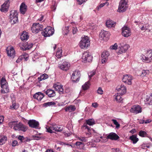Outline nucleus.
<instances>
[{"instance_id": "f257e3e1", "label": "nucleus", "mask_w": 152, "mask_h": 152, "mask_svg": "<svg viewBox=\"0 0 152 152\" xmlns=\"http://www.w3.org/2000/svg\"><path fill=\"white\" fill-rule=\"evenodd\" d=\"M140 59L146 63L152 62V49L147 51L145 56L142 55Z\"/></svg>"}, {"instance_id": "f03ea898", "label": "nucleus", "mask_w": 152, "mask_h": 152, "mask_svg": "<svg viewBox=\"0 0 152 152\" xmlns=\"http://www.w3.org/2000/svg\"><path fill=\"white\" fill-rule=\"evenodd\" d=\"M90 41L87 36H85L82 38L80 43V46L81 48L86 49L90 45Z\"/></svg>"}, {"instance_id": "7ed1b4c3", "label": "nucleus", "mask_w": 152, "mask_h": 152, "mask_svg": "<svg viewBox=\"0 0 152 152\" xmlns=\"http://www.w3.org/2000/svg\"><path fill=\"white\" fill-rule=\"evenodd\" d=\"M54 33V29L50 26H48L44 28V30L42 32V34L45 37H49L52 35Z\"/></svg>"}, {"instance_id": "20e7f679", "label": "nucleus", "mask_w": 152, "mask_h": 152, "mask_svg": "<svg viewBox=\"0 0 152 152\" xmlns=\"http://www.w3.org/2000/svg\"><path fill=\"white\" fill-rule=\"evenodd\" d=\"M95 124V121L93 119H90L86 120V122L83 124L82 126L83 127H85L86 129H87L88 132V134L90 136L91 134V129H90V128L87 126V125H88L89 126H92Z\"/></svg>"}, {"instance_id": "39448f33", "label": "nucleus", "mask_w": 152, "mask_h": 152, "mask_svg": "<svg viewBox=\"0 0 152 152\" xmlns=\"http://www.w3.org/2000/svg\"><path fill=\"white\" fill-rule=\"evenodd\" d=\"M80 76V72L78 70H76L72 74L71 79L74 83H77L79 81Z\"/></svg>"}, {"instance_id": "423d86ee", "label": "nucleus", "mask_w": 152, "mask_h": 152, "mask_svg": "<svg viewBox=\"0 0 152 152\" xmlns=\"http://www.w3.org/2000/svg\"><path fill=\"white\" fill-rule=\"evenodd\" d=\"M127 3L125 0H121L119 2L118 11L119 12H125L127 8L126 6Z\"/></svg>"}, {"instance_id": "0eeeda50", "label": "nucleus", "mask_w": 152, "mask_h": 152, "mask_svg": "<svg viewBox=\"0 0 152 152\" xmlns=\"http://www.w3.org/2000/svg\"><path fill=\"white\" fill-rule=\"evenodd\" d=\"M120 46L119 47V50L118 53L121 54L122 53H125L129 48V45L125 44L124 42H121L120 43Z\"/></svg>"}, {"instance_id": "6e6552de", "label": "nucleus", "mask_w": 152, "mask_h": 152, "mask_svg": "<svg viewBox=\"0 0 152 152\" xmlns=\"http://www.w3.org/2000/svg\"><path fill=\"white\" fill-rule=\"evenodd\" d=\"M133 77L130 75L126 74L124 75L122 80L126 84L131 85L132 84L131 80Z\"/></svg>"}, {"instance_id": "1a4fd4ad", "label": "nucleus", "mask_w": 152, "mask_h": 152, "mask_svg": "<svg viewBox=\"0 0 152 152\" xmlns=\"http://www.w3.org/2000/svg\"><path fill=\"white\" fill-rule=\"evenodd\" d=\"M130 28L127 26H124L122 28V35L125 37H128L131 35Z\"/></svg>"}, {"instance_id": "9d476101", "label": "nucleus", "mask_w": 152, "mask_h": 152, "mask_svg": "<svg viewBox=\"0 0 152 152\" xmlns=\"http://www.w3.org/2000/svg\"><path fill=\"white\" fill-rule=\"evenodd\" d=\"M93 57L91 54L87 52H84L83 54L82 59L84 62H90L91 61Z\"/></svg>"}, {"instance_id": "9b49d317", "label": "nucleus", "mask_w": 152, "mask_h": 152, "mask_svg": "<svg viewBox=\"0 0 152 152\" xmlns=\"http://www.w3.org/2000/svg\"><path fill=\"white\" fill-rule=\"evenodd\" d=\"M70 66L69 63L65 61H64L61 64H58V67L63 70L67 71L69 69Z\"/></svg>"}, {"instance_id": "f8f14e48", "label": "nucleus", "mask_w": 152, "mask_h": 152, "mask_svg": "<svg viewBox=\"0 0 152 152\" xmlns=\"http://www.w3.org/2000/svg\"><path fill=\"white\" fill-rule=\"evenodd\" d=\"M110 33L104 30L101 31L99 34V37L101 38V39L105 41H107L109 39Z\"/></svg>"}, {"instance_id": "ddd939ff", "label": "nucleus", "mask_w": 152, "mask_h": 152, "mask_svg": "<svg viewBox=\"0 0 152 152\" xmlns=\"http://www.w3.org/2000/svg\"><path fill=\"white\" fill-rule=\"evenodd\" d=\"M130 112L132 113L136 114L140 113L142 112V108L139 105H134L131 108Z\"/></svg>"}, {"instance_id": "4468645a", "label": "nucleus", "mask_w": 152, "mask_h": 152, "mask_svg": "<svg viewBox=\"0 0 152 152\" xmlns=\"http://www.w3.org/2000/svg\"><path fill=\"white\" fill-rule=\"evenodd\" d=\"M10 1L9 0H7L1 5L0 9L1 11L3 12H6L8 11L9 8Z\"/></svg>"}, {"instance_id": "2eb2a0df", "label": "nucleus", "mask_w": 152, "mask_h": 152, "mask_svg": "<svg viewBox=\"0 0 152 152\" xmlns=\"http://www.w3.org/2000/svg\"><path fill=\"white\" fill-rule=\"evenodd\" d=\"M28 124L30 127L35 128H37L39 125V122L34 119L30 120Z\"/></svg>"}, {"instance_id": "dca6fc26", "label": "nucleus", "mask_w": 152, "mask_h": 152, "mask_svg": "<svg viewBox=\"0 0 152 152\" xmlns=\"http://www.w3.org/2000/svg\"><path fill=\"white\" fill-rule=\"evenodd\" d=\"M109 56V53L107 51H105L102 53L101 57L102 58V64H104L107 61Z\"/></svg>"}, {"instance_id": "f3484780", "label": "nucleus", "mask_w": 152, "mask_h": 152, "mask_svg": "<svg viewBox=\"0 0 152 152\" xmlns=\"http://www.w3.org/2000/svg\"><path fill=\"white\" fill-rule=\"evenodd\" d=\"M107 138L112 140H116L119 138V137L115 133L111 132L107 136Z\"/></svg>"}, {"instance_id": "a211bd4d", "label": "nucleus", "mask_w": 152, "mask_h": 152, "mask_svg": "<svg viewBox=\"0 0 152 152\" xmlns=\"http://www.w3.org/2000/svg\"><path fill=\"white\" fill-rule=\"evenodd\" d=\"M45 95L41 92H38L34 94L33 97L34 99H37L38 101H40L44 97Z\"/></svg>"}, {"instance_id": "6ab92c4d", "label": "nucleus", "mask_w": 152, "mask_h": 152, "mask_svg": "<svg viewBox=\"0 0 152 152\" xmlns=\"http://www.w3.org/2000/svg\"><path fill=\"white\" fill-rule=\"evenodd\" d=\"M22 45L23 47H22L21 49L25 51L27 50H29L32 48L33 44L32 43H28V42H26L23 43Z\"/></svg>"}, {"instance_id": "aec40b11", "label": "nucleus", "mask_w": 152, "mask_h": 152, "mask_svg": "<svg viewBox=\"0 0 152 152\" xmlns=\"http://www.w3.org/2000/svg\"><path fill=\"white\" fill-rule=\"evenodd\" d=\"M118 91L119 92L118 93L122 96L126 92V88L124 85H121L120 87L117 89Z\"/></svg>"}, {"instance_id": "412c9836", "label": "nucleus", "mask_w": 152, "mask_h": 152, "mask_svg": "<svg viewBox=\"0 0 152 152\" xmlns=\"http://www.w3.org/2000/svg\"><path fill=\"white\" fill-rule=\"evenodd\" d=\"M27 6L23 3H22L20 6V11L23 14H25L27 10Z\"/></svg>"}, {"instance_id": "4be33fe9", "label": "nucleus", "mask_w": 152, "mask_h": 152, "mask_svg": "<svg viewBox=\"0 0 152 152\" xmlns=\"http://www.w3.org/2000/svg\"><path fill=\"white\" fill-rule=\"evenodd\" d=\"M45 92L50 97H53L56 95L55 91L52 89H48Z\"/></svg>"}, {"instance_id": "5701e85b", "label": "nucleus", "mask_w": 152, "mask_h": 152, "mask_svg": "<svg viewBox=\"0 0 152 152\" xmlns=\"http://www.w3.org/2000/svg\"><path fill=\"white\" fill-rule=\"evenodd\" d=\"M1 87L2 88L1 90L2 94L7 93L9 92V88L8 84L1 86Z\"/></svg>"}, {"instance_id": "b1692460", "label": "nucleus", "mask_w": 152, "mask_h": 152, "mask_svg": "<svg viewBox=\"0 0 152 152\" xmlns=\"http://www.w3.org/2000/svg\"><path fill=\"white\" fill-rule=\"evenodd\" d=\"M7 53L8 55L11 57H14L15 56V52L14 48L12 47L9 50H7Z\"/></svg>"}, {"instance_id": "393cba45", "label": "nucleus", "mask_w": 152, "mask_h": 152, "mask_svg": "<svg viewBox=\"0 0 152 152\" xmlns=\"http://www.w3.org/2000/svg\"><path fill=\"white\" fill-rule=\"evenodd\" d=\"M29 36L27 33L23 31L22 34L20 35V39L22 41L27 40L29 38Z\"/></svg>"}, {"instance_id": "a878e982", "label": "nucleus", "mask_w": 152, "mask_h": 152, "mask_svg": "<svg viewBox=\"0 0 152 152\" xmlns=\"http://www.w3.org/2000/svg\"><path fill=\"white\" fill-rule=\"evenodd\" d=\"M35 26L36 30V33H37L39 32L40 31H41L43 29V26L39 23H35Z\"/></svg>"}, {"instance_id": "bb28decb", "label": "nucleus", "mask_w": 152, "mask_h": 152, "mask_svg": "<svg viewBox=\"0 0 152 152\" xmlns=\"http://www.w3.org/2000/svg\"><path fill=\"white\" fill-rule=\"evenodd\" d=\"M115 24V23L111 20H108L106 23V26L109 28L114 26Z\"/></svg>"}, {"instance_id": "cd10ccee", "label": "nucleus", "mask_w": 152, "mask_h": 152, "mask_svg": "<svg viewBox=\"0 0 152 152\" xmlns=\"http://www.w3.org/2000/svg\"><path fill=\"white\" fill-rule=\"evenodd\" d=\"M52 129L53 130L57 132H61L63 130V128L55 124V125H52Z\"/></svg>"}, {"instance_id": "c85d7f7f", "label": "nucleus", "mask_w": 152, "mask_h": 152, "mask_svg": "<svg viewBox=\"0 0 152 152\" xmlns=\"http://www.w3.org/2000/svg\"><path fill=\"white\" fill-rule=\"evenodd\" d=\"M129 139L132 141L133 144H135L138 141L139 139L137 138V136L135 135H133L129 137Z\"/></svg>"}, {"instance_id": "c756f323", "label": "nucleus", "mask_w": 152, "mask_h": 152, "mask_svg": "<svg viewBox=\"0 0 152 152\" xmlns=\"http://www.w3.org/2000/svg\"><path fill=\"white\" fill-rule=\"evenodd\" d=\"M75 109L76 108L75 106L71 105L67 107L65 109V111L66 112L69 111V112H70L74 111Z\"/></svg>"}, {"instance_id": "7c9ffc66", "label": "nucleus", "mask_w": 152, "mask_h": 152, "mask_svg": "<svg viewBox=\"0 0 152 152\" xmlns=\"http://www.w3.org/2000/svg\"><path fill=\"white\" fill-rule=\"evenodd\" d=\"M48 75L45 73L40 75V77L38 78V79L39 82L42 81V80H45L48 78Z\"/></svg>"}, {"instance_id": "2f4dec72", "label": "nucleus", "mask_w": 152, "mask_h": 152, "mask_svg": "<svg viewBox=\"0 0 152 152\" xmlns=\"http://www.w3.org/2000/svg\"><path fill=\"white\" fill-rule=\"evenodd\" d=\"M18 12L16 10L11 11L10 12V18H11V17L14 18L18 17Z\"/></svg>"}, {"instance_id": "473e14b6", "label": "nucleus", "mask_w": 152, "mask_h": 152, "mask_svg": "<svg viewBox=\"0 0 152 152\" xmlns=\"http://www.w3.org/2000/svg\"><path fill=\"white\" fill-rule=\"evenodd\" d=\"M120 94L118 93L117 94H115V99L116 101L118 102H121L122 101L123 99L120 95Z\"/></svg>"}, {"instance_id": "72a5a7b5", "label": "nucleus", "mask_w": 152, "mask_h": 152, "mask_svg": "<svg viewBox=\"0 0 152 152\" xmlns=\"http://www.w3.org/2000/svg\"><path fill=\"white\" fill-rule=\"evenodd\" d=\"M145 102H147V104L149 105H152V94L149 97L146 99Z\"/></svg>"}, {"instance_id": "f704fd0d", "label": "nucleus", "mask_w": 152, "mask_h": 152, "mask_svg": "<svg viewBox=\"0 0 152 152\" xmlns=\"http://www.w3.org/2000/svg\"><path fill=\"white\" fill-rule=\"evenodd\" d=\"M10 22L12 23V24H14L18 22V17H15V18L11 17L10 18Z\"/></svg>"}, {"instance_id": "c9c22d12", "label": "nucleus", "mask_w": 152, "mask_h": 152, "mask_svg": "<svg viewBox=\"0 0 152 152\" xmlns=\"http://www.w3.org/2000/svg\"><path fill=\"white\" fill-rule=\"evenodd\" d=\"M28 129V127L21 123L19 131L23 132H26Z\"/></svg>"}, {"instance_id": "e433bc0d", "label": "nucleus", "mask_w": 152, "mask_h": 152, "mask_svg": "<svg viewBox=\"0 0 152 152\" xmlns=\"http://www.w3.org/2000/svg\"><path fill=\"white\" fill-rule=\"evenodd\" d=\"M75 145L77 146V148L79 149H82L84 147V144L80 142H77L75 144Z\"/></svg>"}, {"instance_id": "4c0bfd02", "label": "nucleus", "mask_w": 152, "mask_h": 152, "mask_svg": "<svg viewBox=\"0 0 152 152\" xmlns=\"http://www.w3.org/2000/svg\"><path fill=\"white\" fill-rule=\"evenodd\" d=\"M56 56L58 58H60L62 56V50L61 48H58L56 53Z\"/></svg>"}, {"instance_id": "58836bf2", "label": "nucleus", "mask_w": 152, "mask_h": 152, "mask_svg": "<svg viewBox=\"0 0 152 152\" xmlns=\"http://www.w3.org/2000/svg\"><path fill=\"white\" fill-rule=\"evenodd\" d=\"M56 104V103L52 102H50L44 103L43 104V106L45 107H47L53 105H54Z\"/></svg>"}, {"instance_id": "ea45409f", "label": "nucleus", "mask_w": 152, "mask_h": 152, "mask_svg": "<svg viewBox=\"0 0 152 152\" xmlns=\"http://www.w3.org/2000/svg\"><path fill=\"white\" fill-rule=\"evenodd\" d=\"M0 84L1 86H4L5 85L8 84L7 83V82L6 79L5 78L2 77L0 81Z\"/></svg>"}, {"instance_id": "a19ab883", "label": "nucleus", "mask_w": 152, "mask_h": 152, "mask_svg": "<svg viewBox=\"0 0 152 152\" xmlns=\"http://www.w3.org/2000/svg\"><path fill=\"white\" fill-rule=\"evenodd\" d=\"M7 140V137L5 136L2 137L0 139V145H3L5 143Z\"/></svg>"}, {"instance_id": "79ce46f5", "label": "nucleus", "mask_w": 152, "mask_h": 152, "mask_svg": "<svg viewBox=\"0 0 152 152\" xmlns=\"http://www.w3.org/2000/svg\"><path fill=\"white\" fill-rule=\"evenodd\" d=\"M19 107L18 105L16 104L15 102L13 101L12 102V104L10 107V109H17Z\"/></svg>"}, {"instance_id": "37998d69", "label": "nucleus", "mask_w": 152, "mask_h": 152, "mask_svg": "<svg viewBox=\"0 0 152 152\" xmlns=\"http://www.w3.org/2000/svg\"><path fill=\"white\" fill-rule=\"evenodd\" d=\"M46 132L50 133H55L52 130V126L49 127V126H47L46 127Z\"/></svg>"}, {"instance_id": "c03bdc74", "label": "nucleus", "mask_w": 152, "mask_h": 152, "mask_svg": "<svg viewBox=\"0 0 152 152\" xmlns=\"http://www.w3.org/2000/svg\"><path fill=\"white\" fill-rule=\"evenodd\" d=\"M139 135L140 137H144L146 136L147 135V134L146 132L143 131L141 130L139 132Z\"/></svg>"}, {"instance_id": "a18cd8bd", "label": "nucleus", "mask_w": 152, "mask_h": 152, "mask_svg": "<svg viewBox=\"0 0 152 152\" xmlns=\"http://www.w3.org/2000/svg\"><path fill=\"white\" fill-rule=\"evenodd\" d=\"M149 73V71L147 70H143L142 72V74L141 76L143 77L148 75Z\"/></svg>"}, {"instance_id": "49530a36", "label": "nucleus", "mask_w": 152, "mask_h": 152, "mask_svg": "<svg viewBox=\"0 0 152 152\" xmlns=\"http://www.w3.org/2000/svg\"><path fill=\"white\" fill-rule=\"evenodd\" d=\"M112 121L113 122L114 124L116 126V128L118 129L120 126V125L117 120L115 119H113L112 120Z\"/></svg>"}, {"instance_id": "de8ad7c7", "label": "nucleus", "mask_w": 152, "mask_h": 152, "mask_svg": "<svg viewBox=\"0 0 152 152\" xmlns=\"http://www.w3.org/2000/svg\"><path fill=\"white\" fill-rule=\"evenodd\" d=\"M21 123L20 122L18 124H16L13 126V129L15 130H19L20 127Z\"/></svg>"}, {"instance_id": "09e8293b", "label": "nucleus", "mask_w": 152, "mask_h": 152, "mask_svg": "<svg viewBox=\"0 0 152 152\" xmlns=\"http://www.w3.org/2000/svg\"><path fill=\"white\" fill-rule=\"evenodd\" d=\"M89 83L88 82H86L84 85L82 86V87L83 90H86L89 87V86L88 85Z\"/></svg>"}, {"instance_id": "8fccbe9b", "label": "nucleus", "mask_w": 152, "mask_h": 152, "mask_svg": "<svg viewBox=\"0 0 152 152\" xmlns=\"http://www.w3.org/2000/svg\"><path fill=\"white\" fill-rule=\"evenodd\" d=\"M22 56L25 61H27L28 60L29 57L28 54L25 53L24 54L22 55Z\"/></svg>"}, {"instance_id": "3c124183", "label": "nucleus", "mask_w": 152, "mask_h": 152, "mask_svg": "<svg viewBox=\"0 0 152 152\" xmlns=\"http://www.w3.org/2000/svg\"><path fill=\"white\" fill-rule=\"evenodd\" d=\"M118 45L116 43H115L113 45L111 46L110 48L112 50H116L117 49Z\"/></svg>"}, {"instance_id": "603ef678", "label": "nucleus", "mask_w": 152, "mask_h": 152, "mask_svg": "<svg viewBox=\"0 0 152 152\" xmlns=\"http://www.w3.org/2000/svg\"><path fill=\"white\" fill-rule=\"evenodd\" d=\"M78 139L79 140L81 141L82 142H86L87 141V138L83 137H78Z\"/></svg>"}, {"instance_id": "864d4df0", "label": "nucleus", "mask_w": 152, "mask_h": 152, "mask_svg": "<svg viewBox=\"0 0 152 152\" xmlns=\"http://www.w3.org/2000/svg\"><path fill=\"white\" fill-rule=\"evenodd\" d=\"M36 26H35V23H34L31 27V30L33 33H36Z\"/></svg>"}, {"instance_id": "5fc2aeb1", "label": "nucleus", "mask_w": 152, "mask_h": 152, "mask_svg": "<svg viewBox=\"0 0 152 152\" xmlns=\"http://www.w3.org/2000/svg\"><path fill=\"white\" fill-rule=\"evenodd\" d=\"M69 27L67 26L65 27L64 28V33L65 35L67 34H68L69 31Z\"/></svg>"}, {"instance_id": "6e6d98bb", "label": "nucleus", "mask_w": 152, "mask_h": 152, "mask_svg": "<svg viewBox=\"0 0 152 152\" xmlns=\"http://www.w3.org/2000/svg\"><path fill=\"white\" fill-rule=\"evenodd\" d=\"M95 71L94 70H93L92 72H90V75H88V76L90 78L93 76L94 75H95Z\"/></svg>"}, {"instance_id": "4d7b16f0", "label": "nucleus", "mask_w": 152, "mask_h": 152, "mask_svg": "<svg viewBox=\"0 0 152 152\" xmlns=\"http://www.w3.org/2000/svg\"><path fill=\"white\" fill-rule=\"evenodd\" d=\"M97 93L100 94L102 95L103 94V91L101 87L99 88L97 90Z\"/></svg>"}, {"instance_id": "13d9d810", "label": "nucleus", "mask_w": 152, "mask_h": 152, "mask_svg": "<svg viewBox=\"0 0 152 152\" xmlns=\"http://www.w3.org/2000/svg\"><path fill=\"white\" fill-rule=\"evenodd\" d=\"M78 2V4L80 5L82 4L84 2L86 1L87 0H77Z\"/></svg>"}, {"instance_id": "bf43d9fd", "label": "nucleus", "mask_w": 152, "mask_h": 152, "mask_svg": "<svg viewBox=\"0 0 152 152\" xmlns=\"http://www.w3.org/2000/svg\"><path fill=\"white\" fill-rule=\"evenodd\" d=\"M23 140H24V141H23V142H29L31 140L27 137H24Z\"/></svg>"}, {"instance_id": "052dcab7", "label": "nucleus", "mask_w": 152, "mask_h": 152, "mask_svg": "<svg viewBox=\"0 0 152 152\" xmlns=\"http://www.w3.org/2000/svg\"><path fill=\"white\" fill-rule=\"evenodd\" d=\"M18 142L17 140H14L12 142V145L13 147L16 146L18 144Z\"/></svg>"}, {"instance_id": "680f3d73", "label": "nucleus", "mask_w": 152, "mask_h": 152, "mask_svg": "<svg viewBox=\"0 0 152 152\" xmlns=\"http://www.w3.org/2000/svg\"><path fill=\"white\" fill-rule=\"evenodd\" d=\"M113 152H122L118 148H113Z\"/></svg>"}, {"instance_id": "e2e57ef3", "label": "nucleus", "mask_w": 152, "mask_h": 152, "mask_svg": "<svg viewBox=\"0 0 152 152\" xmlns=\"http://www.w3.org/2000/svg\"><path fill=\"white\" fill-rule=\"evenodd\" d=\"M16 124V122L15 121H12L10 122L9 123V125L10 126H11V127H12L13 126H12V125H14V126Z\"/></svg>"}, {"instance_id": "0e129e2a", "label": "nucleus", "mask_w": 152, "mask_h": 152, "mask_svg": "<svg viewBox=\"0 0 152 152\" xmlns=\"http://www.w3.org/2000/svg\"><path fill=\"white\" fill-rule=\"evenodd\" d=\"M148 29V26H143L141 28V29L142 30H146Z\"/></svg>"}, {"instance_id": "69168bd1", "label": "nucleus", "mask_w": 152, "mask_h": 152, "mask_svg": "<svg viewBox=\"0 0 152 152\" xmlns=\"http://www.w3.org/2000/svg\"><path fill=\"white\" fill-rule=\"evenodd\" d=\"M4 121V117L3 116H0V125Z\"/></svg>"}, {"instance_id": "338daca9", "label": "nucleus", "mask_w": 152, "mask_h": 152, "mask_svg": "<svg viewBox=\"0 0 152 152\" xmlns=\"http://www.w3.org/2000/svg\"><path fill=\"white\" fill-rule=\"evenodd\" d=\"M77 31V28H73L72 29V32L73 34H75Z\"/></svg>"}, {"instance_id": "774afa93", "label": "nucleus", "mask_w": 152, "mask_h": 152, "mask_svg": "<svg viewBox=\"0 0 152 152\" xmlns=\"http://www.w3.org/2000/svg\"><path fill=\"white\" fill-rule=\"evenodd\" d=\"M64 134L65 135V136H66L67 137H69L71 135V133L69 132H64Z\"/></svg>"}]
</instances>
